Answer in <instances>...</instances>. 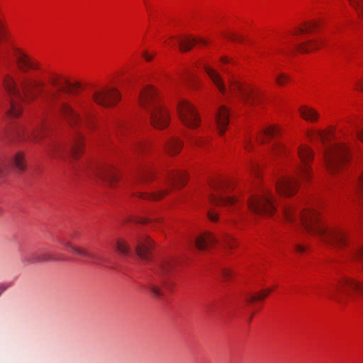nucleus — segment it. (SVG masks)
<instances>
[{
  "label": "nucleus",
  "instance_id": "f257e3e1",
  "mask_svg": "<svg viewBox=\"0 0 363 363\" xmlns=\"http://www.w3.org/2000/svg\"><path fill=\"white\" fill-rule=\"evenodd\" d=\"M14 55L17 65L23 74L18 78V84L11 74H6L4 77L3 86L9 96L10 103L7 117L20 116L23 112V104L35 100L43 93L45 86V82L38 76L28 73L30 70H40L41 64L19 49L15 51Z\"/></svg>",
  "mask_w": 363,
  "mask_h": 363
},
{
  "label": "nucleus",
  "instance_id": "f03ea898",
  "mask_svg": "<svg viewBox=\"0 0 363 363\" xmlns=\"http://www.w3.org/2000/svg\"><path fill=\"white\" fill-rule=\"evenodd\" d=\"M283 213L286 220L302 226L325 243L338 247H345L349 243L348 231L343 227L328 226L322 220L318 209L315 207L306 208L298 213L294 205L288 204L284 207Z\"/></svg>",
  "mask_w": 363,
  "mask_h": 363
},
{
  "label": "nucleus",
  "instance_id": "7ed1b4c3",
  "mask_svg": "<svg viewBox=\"0 0 363 363\" xmlns=\"http://www.w3.org/2000/svg\"><path fill=\"white\" fill-rule=\"evenodd\" d=\"M305 135L309 142H320L323 145V164L329 173H337L349 162V146L345 140L338 138L333 126L323 130L308 128L305 130Z\"/></svg>",
  "mask_w": 363,
  "mask_h": 363
},
{
  "label": "nucleus",
  "instance_id": "20e7f679",
  "mask_svg": "<svg viewBox=\"0 0 363 363\" xmlns=\"http://www.w3.org/2000/svg\"><path fill=\"white\" fill-rule=\"evenodd\" d=\"M296 153L300 162L296 168V177L285 174L279 177L276 181L277 192L281 196L290 197L298 192V179L302 183H308L313 178L312 163L315 157L313 149L307 144L301 143L297 147Z\"/></svg>",
  "mask_w": 363,
  "mask_h": 363
},
{
  "label": "nucleus",
  "instance_id": "39448f33",
  "mask_svg": "<svg viewBox=\"0 0 363 363\" xmlns=\"http://www.w3.org/2000/svg\"><path fill=\"white\" fill-rule=\"evenodd\" d=\"M203 69L220 93L223 95L232 94L238 97L247 105H259L261 104V91L252 86L233 78L230 80L228 89L226 88L220 74L208 65H204Z\"/></svg>",
  "mask_w": 363,
  "mask_h": 363
},
{
  "label": "nucleus",
  "instance_id": "423d86ee",
  "mask_svg": "<svg viewBox=\"0 0 363 363\" xmlns=\"http://www.w3.org/2000/svg\"><path fill=\"white\" fill-rule=\"evenodd\" d=\"M139 104L149 113L150 123L154 128L162 130L169 125L170 111L163 104L160 92L155 86L147 85L142 89Z\"/></svg>",
  "mask_w": 363,
  "mask_h": 363
},
{
  "label": "nucleus",
  "instance_id": "0eeeda50",
  "mask_svg": "<svg viewBox=\"0 0 363 363\" xmlns=\"http://www.w3.org/2000/svg\"><path fill=\"white\" fill-rule=\"evenodd\" d=\"M92 104L83 97H77L69 104L64 103L60 109L61 116L72 127L84 125L94 130V116Z\"/></svg>",
  "mask_w": 363,
  "mask_h": 363
},
{
  "label": "nucleus",
  "instance_id": "6e6552de",
  "mask_svg": "<svg viewBox=\"0 0 363 363\" xmlns=\"http://www.w3.org/2000/svg\"><path fill=\"white\" fill-rule=\"evenodd\" d=\"M209 185L213 191L208 197L211 205L225 207L231 213L240 208V200L235 196L230 194L228 182L225 179L216 177L211 181Z\"/></svg>",
  "mask_w": 363,
  "mask_h": 363
},
{
  "label": "nucleus",
  "instance_id": "1a4fd4ad",
  "mask_svg": "<svg viewBox=\"0 0 363 363\" xmlns=\"http://www.w3.org/2000/svg\"><path fill=\"white\" fill-rule=\"evenodd\" d=\"M247 206L252 212L262 216L271 217L277 211L274 196L266 186H262L250 196Z\"/></svg>",
  "mask_w": 363,
  "mask_h": 363
},
{
  "label": "nucleus",
  "instance_id": "9d476101",
  "mask_svg": "<svg viewBox=\"0 0 363 363\" xmlns=\"http://www.w3.org/2000/svg\"><path fill=\"white\" fill-rule=\"evenodd\" d=\"M188 179L187 172L182 169H171L167 172L165 183L167 187L158 191L147 194H141L140 197L143 199H149L154 201H158L166 196L173 187L181 188L184 186Z\"/></svg>",
  "mask_w": 363,
  "mask_h": 363
},
{
  "label": "nucleus",
  "instance_id": "9b49d317",
  "mask_svg": "<svg viewBox=\"0 0 363 363\" xmlns=\"http://www.w3.org/2000/svg\"><path fill=\"white\" fill-rule=\"evenodd\" d=\"M177 113L182 123L189 129L198 128L201 123L198 110L190 101L180 98L177 104Z\"/></svg>",
  "mask_w": 363,
  "mask_h": 363
},
{
  "label": "nucleus",
  "instance_id": "f8f14e48",
  "mask_svg": "<svg viewBox=\"0 0 363 363\" xmlns=\"http://www.w3.org/2000/svg\"><path fill=\"white\" fill-rule=\"evenodd\" d=\"M281 134V128L278 124H269L258 132L255 137L249 134L245 135L242 145L245 150L251 151L254 147V140L259 143H268L273 138H279Z\"/></svg>",
  "mask_w": 363,
  "mask_h": 363
},
{
  "label": "nucleus",
  "instance_id": "ddd939ff",
  "mask_svg": "<svg viewBox=\"0 0 363 363\" xmlns=\"http://www.w3.org/2000/svg\"><path fill=\"white\" fill-rule=\"evenodd\" d=\"M121 97L119 91L112 86L100 87L92 94L93 101L105 108L115 106L120 101Z\"/></svg>",
  "mask_w": 363,
  "mask_h": 363
},
{
  "label": "nucleus",
  "instance_id": "4468645a",
  "mask_svg": "<svg viewBox=\"0 0 363 363\" xmlns=\"http://www.w3.org/2000/svg\"><path fill=\"white\" fill-rule=\"evenodd\" d=\"M64 247L67 252L80 256L84 261L99 264L101 263V257L93 250L77 246L70 241L63 242Z\"/></svg>",
  "mask_w": 363,
  "mask_h": 363
},
{
  "label": "nucleus",
  "instance_id": "2eb2a0df",
  "mask_svg": "<svg viewBox=\"0 0 363 363\" xmlns=\"http://www.w3.org/2000/svg\"><path fill=\"white\" fill-rule=\"evenodd\" d=\"M199 43L206 45L207 43L203 39L196 38L192 35H185L182 37L172 36L165 40L163 43L165 48H172L179 45V49L182 51H188Z\"/></svg>",
  "mask_w": 363,
  "mask_h": 363
},
{
  "label": "nucleus",
  "instance_id": "dca6fc26",
  "mask_svg": "<svg viewBox=\"0 0 363 363\" xmlns=\"http://www.w3.org/2000/svg\"><path fill=\"white\" fill-rule=\"evenodd\" d=\"M334 294H348L351 290L363 295V283L356 279L343 277L333 286Z\"/></svg>",
  "mask_w": 363,
  "mask_h": 363
},
{
  "label": "nucleus",
  "instance_id": "f3484780",
  "mask_svg": "<svg viewBox=\"0 0 363 363\" xmlns=\"http://www.w3.org/2000/svg\"><path fill=\"white\" fill-rule=\"evenodd\" d=\"M318 23L316 21H310L305 22L300 27H294L291 30L283 34L281 37L282 43L284 44H294L292 40L293 37L298 36L300 35L306 34L309 35L314 32L318 28Z\"/></svg>",
  "mask_w": 363,
  "mask_h": 363
},
{
  "label": "nucleus",
  "instance_id": "a211bd4d",
  "mask_svg": "<svg viewBox=\"0 0 363 363\" xmlns=\"http://www.w3.org/2000/svg\"><path fill=\"white\" fill-rule=\"evenodd\" d=\"M46 132L47 126L45 124L42 123L33 128L32 131H28L22 126L18 127L17 130V135L19 139L38 142L45 136Z\"/></svg>",
  "mask_w": 363,
  "mask_h": 363
},
{
  "label": "nucleus",
  "instance_id": "6ab92c4d",
  "mask_svg": "<svg viewBox=\"0 0 363 363\" xmlns=\"http://www.w3.org/2000/svg\"><path fill=\"white\" fill-rule=\"evenodd\" d=\"M155 242L147 235L140 236L135 245L137 255L143 259H149L155 247Z\"/></svg>",
  "mask_w": 363,
  "mask_h": 363
},
{
  "label": "nucleus",
  "instance_id": "aec40b11",
  "mask_svg": "<svg viewBox=\"0 0 363 363\" xmlns=\"http://www.w3.org/2000/svg\"><path fill=\"white\" fill-rule=\"evenodd\" d=\"M229 109L224 105L220 106L215 113V121L218 131L220 135H223L226 131L229 124Z\"/></svg>",
  "mask_w": 363,
  "mask_h": 363
},
{
  "label": "nucleus",
  "instance_id": "412c9836",
  "mask_svg": "<svg viewBox=\"0 0 363 363\" xmlns=\"http://www.w3.org/2000/svg\"><path fill=\"white\" fill-rule=\"evenodd\" d=\"M324 45L323 40L320 38H307L297 45V50L300 53H309L321 48Z\"/></svg>",
  "mask_w": 363,
  "mask_h": 363
},
{
  "label": "nucleus",
  "instance_id": "4be33fe9",
  "mask_svg": "<svg viewBox=\"0 0 363 363\" xmlns=\"http://www.w3.org/2000/svg\"><path fill=\"white\" fill-rule=\"evenodd\" d=\"M97 176L111 185L120 179L118 169L111 164H106L97 172Z\"/></svg>",
  "mask_w": 363,
  "mask_h": 363
},
{
  "label": "nucleus",
  "instance_id": "5701e85b",
  "mask_svg": "<svg viewBox=\"0 0 363 363\" xmlns=\"http://www.w3.org/2000/svg\"><path fill=\"white\" fill-rule=\"evenodd\" d=\"M298 113L303 120L311 123H318L320 118L319 111L309 105H301L298 108Z\"/></svg>",
  "mask_w": 363,
  "mask_h": 363
},
{
  "label": "nucleus",
  "instance_id": "b1692460",
  "mask_svg": "<svg viewBox=\"0 0 363 363\" xmlns=\"http://www.w3.org/2000/svg\"><path fill=\"white\" fill-rule=\"evenodd\" d=\"M48 82L58 91L71 90L72 86V84L65 77L59 74H51Z\"/></svg>",
  "mask_w": 363,
  "mask_h": 363
},
{
  "label": "nucleus",
  "instance_id": "393cba45",
  "mask_svg": "<svg viewBox=\"0 0 363 363\" xmlns=\"http://www.w3.org/2000/svg\"><path fill=\"white\" fill-rule=\"evenodd\" d=\"M184 146L183 140L178 137L169 138L164 145V150L169 156L177 155Z\"/></svg>",
  "mask_w": 363,
  "mask_h": 363
},
{
  "label": "nucleus",
  "instance_id": "a878e982",
  "mask_svg": "<svg viewBox=\"0 0 363 363\" xmlns=\"http://www.w3.org/2000/svg\"><path fill=\"white\" fill-rule=\"evenodd\" d=\"M217 240L210 232L200 233L196 239V245L199 250H206L214 246Z\"/></svg>",
  "mask_w": 363,
  "mask_h": 363
},
{
  "label": "nucleus",
  "instance_id": "bb28decb",
  "mask_svg": "<svg viewBox=\"0 0 363 363\" xmlns=\"http://www.w3.org/2000/svg\"><path fill=\"white\" fill-rule=\"evenodd\" d=\"M162 284H151L149 289L153 296L160 297L164 296L167 291H170L172 287V283L169 280L164 279Z\"/></svg>",
  "mask_w": 363,
  "mask_h": 363
},
{
  "label": "nucleus",
  "instance_id": "cd10ccee",
  "mask_svg": "<svg viewBox=\"0 0 363 363\" xmlns=\"http://www.w3.org/2000/svg\"><path fill=\"white\" fill-rule=\"evenodd\" d=\"M177 264V261L174 257L167 256L164 257L160 264L161 273L169 274L172 272Z\"/></svg>",
  "mask_w": 363,
  "mask_h": 363
},
{
  "label": "nucleus",
  "instance_id": "c85d7f7f",
  "mask_svg": "<svg viewBox=\"0 0 363 363\" xmlns=\"http://www.w3.org/2000/svg\"><path fill=\"white\" fill-rule=\"evenodd\" d=\"M84 147V138L82 135L77 136L74 139L70 150L72 157L74 159L79 158L83 153Z\"/></svg>",
  "mask_w": 363,
  "mask_h": 363
},
{
  "label": "nucleus",
  "instance_id": "c756f323",
  "mask_svg": "<svg viewBox=\"0 0 363 363\" xmlns=\"http://www.w3.org/2000/svg\"><path fill=\"white\" fill-rule=\"evenodd\" d=\"M271 153L274 157H283L288 155L287 146L281 141H275L271 148Z\"/></svg>",
  "mask_w": 363,
  "mask_h": 363
},
{
  "label": "nucleus",
  "instance_id": "7c9ffc66",
  "mask_svg": "<svg viewBox=\"0 0 363 363\" xmlns=\"http://www.w3.org/2000/svg\"><path fill=\"white\" fill-rule=\"evenodd\" d=\"M273 290L274 288H268L261 290L257 293L250 294L246 298V301L250 304H252L255 302L262 301L266 297H267L269 294L273 291Z\"/></svg>",
  "mask_w": 363,
  "mask_h": 363
},
{
  "label": "nucleus",
  "instance_id": "2f4dec72",
  "mask_svg": "<svg viewBox=\"0 0 363 363\" xmlns=\"http://www.w3.org/2000/svg\"><path fill=\"white\" fill-rule=\"evenodd\" d=\"M116 250L123 255H131L133 253L132 248L130 244L124 238H120L117 240L116 243Z\"/></svg>",
  "mask_w": 363,
  "mask_h": 363
},
{
  "label": "nucleus",
  "instance_id": "473e14b6",
  "mask_svg": "<svg viewBox=\"0 0 363 363\" xmlns=\"http://www.w3.org/2000/svg\"><path fill=\"white\" fill-rule=\"evenodd\" d=\"M12 164L16 169L23 171L26 167L24 153L22 152H17L13 157Z\"/></svg>",
  "mask_w": 363,
  "mask_h": 363
},
{
  "label": "nucleus",
  "instance_id": "72a5a7b5",
  "mask_svg": "<svg viewBox=\"0 0 363 363\" xmlns=\"http://www.w3.org/2000/svg\"><path fill=\"white\" fill-rule=\"evenodd\" d=\"M155 177V171L148 167L143 168L140 172L141 182H147L154 179Z\"/></svg>",
  "mask_w": 363,
  "mask_h": 363
},
{
  "label": "nucleus",
  "instance_id": "f704fd0d",
  "mask_svg": "<svg viewBox=\"0 0 363 363\" xmlns=\"http://www.w3.org/2000/svg\"><path fill=\"white\" fill-rule=\"evenodd\" d=\"M65 151V147L62 143H56L48 150L49 154L52 157H61Z\"/></svg>",
  "mask_w": 363,
  "mask_h": 363
},
{
  "label": "nucleus",
  "instance_id": "c9c22d12",
  "mask_svg": "<svg viewBox=\"0 0 363 363\" xmlns=\"http://www.w3.org/2000/svg\"><path fill=\"white\" fill-rule=\"evenodd\" d=\"M349 3L356 11L359 18L363 19V0H349Z\"/></svg>",
  "mask_w": 363,
  "mask_h": 363
},
{
  "label": "nucleus",
  "instance_id": "e433bc0d",
  "mask_svg": "<svg viewBox=\"0 0 363 363\" xmlns=\"http://www.w3.org/2000/svg\"><path fill=\"white\" fill-rule=\"evenodd\" d=\"M55 260V258L48 252H42L33 256L32 262H47Z\"/></svg>",
  "mask_w": 363,
  "mask_h": 363
},
{
  "label": "nucleus",
  "instance_id": "4c0bfd02",
  "mask_svg": "<svg viewBox=\"0 0 363 363\" xmlns=\"http://www.w3.org/2000/svg\"><path fill=\"white\" fill-rule=\"evenodd\" d=\"M275 81L278 85L285 86L290 82V77L286 73L281 72L276 76Z\"/></svg>",
  "mask_w": 363,
  "mask_h": 363
},
{
  "label": "nucleus",
  "instance_id": "58836bf2",
  "mask_svg": "<svg viewBox=\"0 0 363 363\" xmlns=\"http://www.w3.org/2000/svg\"><path fill=\"white\" fill-rule=\"evenodd\" d=\"M223 242L225 245L231 250L235 248L238 246V242L233 237L230 235H228Z\"/></svg>",
  "mask_w": 363,
  "mask_h": 363
},
{
  "label": "nucleus",
  "instance_id": "ea45409f",
  "mask_svg": "<svg viewBox=\"0 0 363 363\" xmlns=\"http://www.w3.org/2000/svg\"><path fill=\"white\" fill-rule=\"evenodd\" d=\"M191 145L197 147H203L205 145L206 140L201 137H195L189 141Z\"/></svg>",
  "mask_w": 363,
  "mask_h": 363
},
{
  "label": "nucleus",
  "instance_id": "a19ab883",
  "mask_svg": "<svg viewBox=\"0 0 363 363\" xmlns=\"http://www.w3.org/2000/svg\"><path fill=\"white\" fill-rule=\"evenodd\" d=\"M7 33V28L5 21L0 18V43L4 40Z\"/></svg>",
  "mask_w": 363,
  "mask_h": 363
},
{
  "label": "nucleus",
  "instance_id": "79ce46f5",
  "mask_svg": "<svg viewBox=\"0 0 363 363\" xmlns=\"http://www.w3.org/2000/svg\"><path fill=\"white\" fill-rule=\"evenodd\" d=\"M207 216L211 221L217 222L219 220L218 213L213 208L208 211Z\"/></svg>",
  "mask_w": 363,
  "mask_h": 363
},
{
  "label": "nucleus",
  "instance_id": "37998d69",
  "mask_svg": "<svg viewBox=\"0 0 363 363\" xmlns=\"http://www.w3.org/2000/svg\"><path fill=\"white\" fill-rule=\"evenodd\" d=\"M156 53L155 52H150L147 50H145L142 52V57L147 62L152 61Z\"/></svg>",
  "mask_w": 363,
  "mask_h": 363
},
{
  "label": "nucleus",
  "instance_id": "c03bdc74",
  "mask_svg": "<svg viewBox=\"0 0 363 363\" xmlns=\"http://www.w3.org/2000/svg\"><path fill=\"white\" fill-rule=\"evenodd\" d=\"M223 278L225 280H230L233 277V272L230 269H223L222 272Z\"/></svg>",
  "mask_w": 363,
  "mask_h": 363
},
{
  "label": "nucleus",
  "instance_id": "a18cd8bd",
  "mask_svg": "<svg viewBox=\"0 0 363 363\" xmlns=\"http://www.w3.org/2000/svg\"><path fill=\"white\" fill-rule=\"evenodd\" d=\"M7 169V162L0 159V176L3 175Z\"/></svg>",
  "mask_w": 363,
  "mask_h": 363
},
{
  "label": "nucleus",
  "instance_id": "49530a36",
  "mask_svg": "<svg viewBox=\"0 0 363 363\" xmlns=\"http://www.w3.org/2000/svg\"><path fill=\"white\" fill-rule=\"evenodd\" d=\"M355 89L363 91V78H360L356 80L354 83Z\"/></svg>",
  "mask_w": 363,
  "mask_h": 363
},
{
  "label": "nucleus",
  "instance_id": "de8ad7c7",
  "mask_svg": "<svg viewBox=\"0 0 363 363\" xmlns=\"http://www.w3.org/2000/svg\"><path fill=\"white\" fill-rule=\"evenodd\" d=\"M357 191L359 194H363V173L359 177V179L357 185Z\"/></svg>",
  "mask_w": 363,
  "mask_h": 363
},
{
  "label": "nucleus",
  "instance_id": "09e8293b",
  "mask_svg": "<svg viewBox=\"0 0 363 363\" xmlns=\"http://www.w3.org/2000/svg\"><path fill=\"white\" fill-rule=\"evenodd\" d=\"M357 257L359 262L362 263V267L363 269V246L361 247L357 252Z\"/></svg>",
  "mask_w": 363,
  "mask_h": 363
},
{
  "label": "nucleus",
  "instance_id": "8fccbe9b",
  "mask_svg": "<svg viewBox=\"0 0 363 363\" xmlns=\"http://www.w3.org/2000/svg\"><path fill=\"white\" fill-rule=\"evenodd\" d=\"M357 138L363 143V128H359L356 130Z\"/></svg>",
  "mask_w": 363,
  "mask_h": 363
},
{
  "label": "nucleus",
  "instance_id": "3c124183",
  "mask_svg": "<svg viewBox=\"0 0 363 363\" xmlns=\"http://www.w3.org/2000/svg\"><path fill=\"white\" fill-rule=\"evenodd\" d=\"M220 63L223 65L230 64L232 62L231 59L228 58V57L223 56L220 59Z\"/></svg>",
  "mask_w": 363,
  "mask_h": 363
},
{
  "label": "nucleus",
  "instance_id": "603ef678",
  "mask_svg": "<svg viewBox=\"0 0 363 363\" xmlns=\"http://www.w3.org/2000/svg\"><path fill=\"white\" fill-rule=\"evenodd\" d=\"M296 251L298 253H303L306 251V247L302 245H296Z\"/></svg>",
  "mask_w": 363,
  "mask_h": 363
},
{
  "label": "nucleus",
  "instance_id": "864d4df0",
  "mask_svg": "<svg viewBox=\"0 0 363 363\" xmlns=\"http://www.w3.org/2000/svg\"><path fill=\"white\" fill-rule=\"evenodd\" d=\"M360 233L363 234V217H360L357 220Z\"/></svg>",
  "mask_w": 363,
  "mask_h": 363
},
{
  "label": "nucleus",
  "instance_id": "5fc2aeb1",
  "mask_svg": "<svg viewBox=\"0 0 363 363\" xmlns=\"http://www.w3.org/2000/svg\"><path fill=\"white\" fill-rule=\"evenodd\" d=\"M224 37L232 40V41L236 40V38L234 36L228 35V34H224Z\"/></svg>",
  "mask_w": 363,
  "mask_h": 363
},
{
  "label": "nucleus",
  "instance_id": "6e6d98bb",
  "mask_svg": "<svg viewBox=\"0 0 363 363\" xmlns=\"http://www.w3.org/2000/svg\"><path fill=\"white\" fill-rule=\"evenodd\" d=\"M3 213V209L0 207V215Z\"/></svg>",
  "mask_w": 363,
  "mask_h": 363
}]
</instances>
